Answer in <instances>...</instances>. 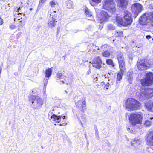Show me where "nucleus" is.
<instances>
[{
	"label": "nucleus",
	"instance_id": "nucleus-47",
	"mask_svg": "<svg viewBox=\"0 0 153 153\" xmlns=\"http://www.w3.org/2000/svg\"><path fill=\"white\" fill-rule=\"evenodd\" d=\"M61 123L60 124V126H65V125H66V124H67V123H65V122L64 123H62V122L61 123Z\"/></svg>",
	"mask_w": 153,
	"mask_h": 153
},
{
	"label": "nucleus",
	"instance_id": "nucleus-2",
	"mask_svg": "<svg viewBox=\"0 0 153 153\" xmlns=\"http://www.w3.org/2000/svg\"><path fill=\"white\" fill-rule=\"evenodd\" d=\"M140 104L139 102L133 98H129L126 102V106L127 108L132 110L138 109L140 107Z\"/></svg>",
	"mask_w": 153,
	"mask_h": 153
},
{
	"label": "nucleus",
	"instance_id": "nucleus-22",
	"mask_svg": "<svg viewBox=\"0 0 153 153\" xmlns=\"http://www.w3.org/2000/svg\"><path fill=\"white\" fill-rule=\"evenodd\" d=\"M52 70L51 68H48L46 70L45 77L48 78L51 76V75Z\"/></svg>",
	"mask_w": 153,
	"mask_h": 153
},
{
	"label": "nucleus",
	"instance_id": "nucleus-39",
	"mask_svg": "<svg viewBox=\"0 0 153 153\" xmlns=\"http://www.w3.org/2000/svg\"><path fill=\"white\" fill-rule=\"evenodd\" d=\"M101 0H92V2L98 3L101 2Z\"/></svg>",
	"mask_w": 153,
	"mask_h": 153
},
{
	"label": "nucleus",
	"instance_id": "nucleus-26",
	"mask_svg": "<svg viewBox=\"0 0 153 153\" xmlns=\"http://www.w3.org/2000/svg\"><path fill=\"white\" fill-rule=\"evenodd\" d=\"M132 75V73H129V74H128V82L130 84H131L132 82L133 79V77Z\"/></svg>",
	"mask_w": 153,
	"mask_h": 153
},
{
	"label": "nucleus",
	"instance_id": "nucleus-15",
	"mask_svg": "<svg viewBox=\"0 0 153 153\" xmlns=\"http://www.w3.org/2000/svg\"><path fill=\"white\" fill-rule=\"evenodd\" d=\"M66 117L65 116H63V115L57 116L53 114L51 116L50 118L53 121H55L56 122L59 123L61 121L60 120L61 118H62L63 119H66Z\"/></svg>",
	"mask_w": 153,
	"mask_h": 153
},
{
	"label": "nucleus",
	"instance_id": "nucleus-53",
	"mask_svg": "<svg viewBox=\"0 0 153 153\" xmlns=\"http://www.w3.org/2000/svg\"><path fill=\"white\" fill-rule=\"evenodd\" d=\"M80 122L81 123V124L82 126V122H81V121L80 120Z\"/></svg>",
	"mask_w": 153,
	"mask_h": 153
},
{
	"label": "nucleus",
	"instance_id": "nucleus-8",
	"mask_svg": "<svg viewBox=\"0 0 153 153\" xmlns=\"http://www.w3.org/2000/svg\"><path fill=\"white\" fill-rule=\"evenodd\" d=\"M113 1V0H104L103 3V8L112 13L115 11V4Z\"/></svg>",
	"mask_w": 153,
	"mask_h": 153
},
{
	"label": "nucleus",
	"instance_id": "nucleus-16",
	"mask_svg": "<svg viewBox=\"0 0 153 153\" xmlns=\"http://www.w3.org/2000/svg\"><path fill=\"white\" fill-rule=\"evenodd\" d=\"M147 141L149 145L153 146V131H151L148 135Z\"/></svg>",
	"mask_w": 153,
	"mask_h": 153
},
{
	"label": "nucleus",
	"instance_id": "nucleus-33",
	"mask_svg": "<svg viewBox=\"0 0 153 153\" xmlns=\"http://www.w3.org/2000/svg\"><path fill=\"white\" fill-rule=\"evenodd\" d=\"M151 122L149 120H146L144 125L147 126H149L151 125Z\"/></svg>",
	"mask_w": 153,
	"mask_h": 153
},
{
	"label": "nucleus",
	"instance_id": "nucleus-7",
	"mask_svg": "<svg viewBox=\"0 0 153 153\" xmlns=\"http://www.w3.org/2000/svg\"><path fill=\"white\" fill-rule=\"evenodd\" d=\"M102 64V62L99 56L94 58L92 61V66L96 68L99 69L101 70H105L106 65L105 64L103 66L101 65Z\"/></svg>",
	"mask_w": 153,
	"mask_h": 153
},
{
	"label": "nucleus",
	"instance_id": "nucleus-31",
	"mask_svg": "<svg viewBox=\"0 0 153 153\" xmlns=\"http://www.w3.org/2000/svg\"><path fill=\"white\" fill-rule=\"evenodd\" d=\"M41 0H40L39 1V4L38 6V7L36 11H39V10L40 9L41 6L44 3V2H42Z\"/></svg>",
	"mask_w": 153,
	"mask_h": 153
},
{
	"label": "nucleus",
	"instance_id": "nucleus-54",
	"mask_svg": "<svg viewBox=\"0 0 153 153\" xmlns=\"http://www.w3.org/2000/svg\"><path fill=\"white\" fill-rule=\"evenodd\" d=\"M20 9V7H19L18 9V11H19V10Z\"/></svg>",
	"mask_w": 153,
	"mask_h": 153
},
{
	"label": "nucleus",
	"instance_id": "nucleus-12",
	"mask_svg": "<svg viewBox=\"0 0 153 153\" xmlns=\"http://www.w3.org/2000/svg\"><path fill=\"white\" fill-rule=\"evenodd\" d=\"M117 59L118 60L120 69H126L125 68L124 59L122 53L120 52L117 55Z\"/></svg>",
	"mask_w": 153,
	"mask_h": 153
},
{
	"label": "nucleus",
	"instance_id": "nucleus-28",
	"mask_svg": "<svg viewBox=\"0 0 153 153\" xmlns=\"http://www.w3.org/2000/svg\"><path fill=\"white\" fill-rule=\"evenodd\" d=\"M107 28L108 30H113L115 29V27L113 25L109 24L107 25Z\"/></svg>",
	"mask_w": 153,
	"mask_h": 153
},
{
	"label": "nucleus",
	"instance_id": "nucleus-27",
	"mask_svg": "<svg viewBox=\"0 0 153 153\" xmlns=\"http://www.w3.org/2000/svg\"><path fill=\"white\" fill-rule=\"evenodd\" d=\"M57 2L55 0H52L49 2V5L51 7H55L56 5Z\"/></svg>",
	"mask_w": 153,
	"mask_h": 153
},
{
	"label": "nucleus",
	"instance_id": "nucleus-41",
	"mask_svg": "<svg viewBox=\"0 0 153 153\" xmlns=\"http://www.w3.org/2000/svg\"><path fill=\"white\" fill-rule=\"evenodd\" d=\"M105 76L106 78H109L110 77V74L109 73L105 75Z\"/></svg>",
	"mask_w": 153,
	"mask_h": 153
},
{
	"label": "nucleus",
	"instance_id": "nucleus-44",
	"mask_svg": "<svg viewBox=\"0 0 153 153\" xmlns=\"http://www.w3.org/2000/svg\"><path fill=\"white\" fill-rule=\"evenodd\" d=\"M3 23V19L0 17V25H2Z\"/></svg>",
	"mask_w": 153,
	"mask_h": 153
},
{
	"label": "nucleus",
	"instance_id": "nucleus-59",
	"mask_svg": "<svg viewBox=\"0 0 153 153\" xmlns=\"http://www.w3.org/2000/svg\"><path fill=\"white\" fill-rule=\"evenodd\" d=\"M54 12L56 13V11H54Z\"/></svg>",
	"mask_w": 153,
	"mask_h": 153
},
{
	"label": "nucleus",
	"instance_id": "nucleus-62",
	"mask_svg": "<svg viewBox=\"0 0 153 153\" xmlns=\"http://www.w3.org/2000/svg\"><path fill=\"white\" fill-rule=\"evenodd\" d=\"M10 5V4H8V5Z\"/></svg>",
	"mask_w": 153,
	"mask_h": 153
},
{
	"label": "nucleus",
	"instance_id": "nucleus-25",
	"mask_svg": "<svg viewBox=\"0 0 153 153\" xmlns=\"http://www.w3.org/2000/svg\"><path fill=\"white\" fill-rule=\"evenodd\" d=\"M106 63L108 65H111V66L113 67L115 66L113 60L111 59H107L106 60Z\"/></svg>",
	"mask_w": 153,
	"mask_h": 153
},
{
	"label": "nucleus",
	"instance_id": "nucleus-1",
	"mask_svg": "<svg viewBox=\"0 0 153 153\" xmlns=\"http://www.w3.org/2000/svg\"><path fill=\"white\" fill-rule=\"evenodd\" d=\"M123 17H121L120 14L117 15L116 17L117 22L123 26L131 25L133 21L131 13L128 11L125 10L123 12Z\"/></svg>",
	"mask_w": 153,
	"mask_h": 153
},
{
	"label": "nucleus",
	"instance_id": "nucleus-29",
	"mask_svg": "<svg viewBox=\"0 0 153 153\" xmlns=\"http://www.w3.org/2000/svg\"><path fill=\"white\" fill-rule=\"evenodd\" d=\"M64 76L62 74V73H58L56 74V77L58 78L62 79L63 78Z\"/></svg>",
	"mask_w": 153,
	"mask_h": 153
},
{
	"label": "nucleus",
	"instance_id": "nucleus-17",
	"mask_svg": "<svg viewBox=\"0 0 153 153\" xmlns=\"http://www.w3.org/2000/svg\"><path fill=\"white\" fill-rule=\"evenodd\" d=\"M127 4V0H118L117 5L122 8H125Z\"/></svg>",
	"mask_w": 153,
	"mask_h": 153
},
{
	"label": "nucleus",
	"instance_id": "nucleus-63",
	"mask_svg": "<svg viewBox=\"0 0 153 153\" xmlns=\"http://www.w3.org/2000/svg\"><path fill=\"white\" fill-rule=\"evenodd\" d=\"M14 19V21H15V18Z\"/></svg>",
	"mask_w": 153,
	"mask_h": 153
},
{
	"label": "nucleus",
	"instance_id": "nucleus-45",
	"mask_svg": "<svg viewBox=\"0 0 153 153\" xmlns=\"http://www.w3.org/2000/svg\"><path fill=\"white\" fill-rule=\"evenodd\" d=\"M110 84L109 83H108L105 86V88L107 89H108V88Z\"/></svg>",
	"mask_w": 153,
	"mask_h": 153
},
{
	"label": "nucleus",
	"instance_id": "nucleus-3",
	"mask_svg": "<svg viewBox=\"0 0 153 153\" xmlns=\"http://www.w3.org/2000/svg\"><path fill=\"white\" fill-rule=\"evenodd\" d=\"M151 21L152 22L153 26V11L144 14L139 19V22L142 25H145Z\"/></svg>",
	"mask_w": 153,
	"mask_h": 153
},
{
	"label": "nucleus",
	"instance_id": "nucleus-6",
	"mask_svg": "<svg viewBox=\"0 0 153 153\" xmlns=\"http://www.w3.org/2000/svg\"><path fill=\"white\" fill-rule=\"evenodd\" d=\"M142 119V116L137 113H132L129 117V120L131 124L133 126H135L137 124H141Z\"/></svg>",
	"mask_w": 153,
	"mask_h": 153
},
{
	"label": "nucleus",
	"instance_id": "nucleus-64",
	"mask_svg": "<svg viewBox=\"0 0 153 153\" xmlns=\"http://www.w3.org/2000/svg\"><path fill=\"white\" fill-rule=\"evenodd\" d=\"M152 150H153V148Z\"/></svg>",
	"mask_w": 153,
	"mask_h": 153
},
{
	"label": "nucleus",
	"instance_id": "nucleus-52",
	"mask_svg": "<svg viewBox=\"0 0 153 153\" xmlns=\"http://www.w3.org/2000/svg\"><path fill=\"white\" fill-rule=\"evenodd\" d=\"M60 82H62V83H65V82H64V81L63 80H62V81L61 80V81H60Z\"/></svg>",
	"mask_w": 153,
	"mask_h": 153
},
{
	"label": "nucleus",
	"instance_id": "nucleus-50",
	"mask_svg": "<svg viewBox=\"0 0 153 153\" xmlns=\"http://www.w3.org/2000/svg\"><path fill=\"white\" fill-rule=\"evenodd\" d=\"M87 147H88V145H89V142L88 141H87Z\"/></svg>",
	"mask_w": 153,
	"mask_h": 153
},
{
	"label": "nucleus",
	"instance_id": "nucleus-49",
	"mask_svg": "<svg viewBox=\"0 0 153 153\" xmlns=\"http://www.w3.org/2000/svg\"><path fill=\"white\" fill-rule=\"evenodd\" d=\"M47 0H41V2H45Z\"/></svg>",
	"mask_w": 153,
	"mask_h": 153
},
{
	"label": "nucleus",
	"instance_id": "nucleus-48",
	"mask_svg": "<svg viewBox=\"0 0 153 153\" xmlns=\"http://www.w3.org/2000/svg\"><path fill=\"white\" fill-rule=\"evenodd\" d=\"M60 27H58L57 28V33H59V30H60Z\"/></svg>",
	"mask_w": 153,
	"mask_h": 153
},
{
	"label": "nucleus",
	"instance_id": "nucleus-32",
	"mask_svg": "<svg viewBox=\"0 0 153 153\" xmlns=\"http://www.w3.org/2000/svg\"><path fill=\"white\" fill-rule=\"evenodd\" d=\"M48 79L49 78H48L45 77V78L44 79V88L46 87L48 82Z\"/></svg>",
	"mask_w": 153,
	"mask_h": 153
},
{
	"label": "nucleus",
	"instance_id": "nucleus-56",
	"mask_svg": "<svg viewBox=\"0 0 153 153\" xmlns=\"http://www.w3.org/2000/svg\"><path fill=\"white\" fill-rule=\"evenodd\" d=\"M90 3L91 4V5H93L92 4V2H90Z\"/></svg>",
	"mask_w": 153,
	"mask_h": 153
},
{
	"label": "nucleus",
	"instance_id": "nucleus-37",
	"mask_svg": "<svg viewBox=\"0 0 153 153\" xmlns=\"http://www.w3.org/2000/svg\"><path fill=\"white\" fill-rule=\"evenodd\" d=\"M93 82H96V81L97 80V77L95 75H93Z\"/></svg>",
	"mask_w": 153,
	"mask_h": 153
},
{
	"label": "nucleus",
	"instance_id": "nucleus-42",
	"mask_svg": "<svg viewBox=\"0 0 153 153\" xmlns=\"http://www.w3.org/2000/svg\"><path fill=\"white\" fill-rule=\"evenodd\" d=\"M107 45H104L101 46V48L102 49H107Z\"/></svg>",
	"mask_w": 153,
	"mask_h": 153
},
{
	"label": "nucleus",
	"instance_id": "nucleus-14",
	"mask_svg": "<svg viewBox=\"0 0 153 153\" xmlns=\"http://www.w3.org/2000/svg\"><path fill=\"white\" fill-rule=\"evenodd\" d=\"M50 13L49 12L48 13V18L49 17L50 18L49 19L48 21V26L49 27L53 28L55 27L56 25V23L57 22V21H56V19L55 18L57 16H56L55 15H54V16L53 14L51 15V14H50Z\"/></svg>",
	"mask_w": 153,
	"mask_h": 153
},
{
	"label": "nucleus",
	"instance_id": "nucleus-30",
	"mask_svg": "<svg viewBox=\"0 0 153 153\" xmlns=\"http://www.w3.org/2000/svg\"><path fill=\"white\" fill-rule=\"evenodd\" d=\"M25 23L23 22L22 24H19L18 26V28L17 29V31H20L22 28H24V26L25 25Z\"/></svg>",
	"mask_w": 153,
	"mask_h": 153
},
{
	"label": "nucleus",
	"instance_id": "nucleus-40",
	"mask_svg": "<svg viewBox=\"0 0 153 153\" xmlns=\"http://www.w3.org/2000/svg\"><path fill=\"white\" fill-rule=\"evenodd\" d=\"M95 135L96 137H99V135L98 134V131L97 129L96 128L95 129Z\"/></svg>",
	"mask_w": 153,
	"mask_h": 153
},
{
	"label": "nucleus",
	"instance_id": "nucleus-60",
	"mask_svg": "<svg viewBox=\"0 0 153 153\" xmlns=\"http://www.w3.org/2000/svg\"><path fill=\"white\" fill-rule=\"evenodd\" d=\"M77 107H78V108H79V106H78V105H77Z\"/></svg>",
	"mask_w": 153,
	"mask_h": 153
},
{
	"label": "nucleus",
	"instance_id": "nucleus-61",
	"mask_svg": "<svg viewBox=\"0 0 153 153\" xmlns=\"http://www.w3.org/2000/svg\"><path fill=\"white\" fill-rule=\"evenodd\" d=\"M19 22H22V21H20Z\"/></svg>",
	"mask_w": 153,
	"mask_h": 153
},
{
	"label": "nucleus",
	"instance_id": "nucleus-13",
	"mask_svg": "<svg viewBox=\"0 0 153 153\" xmlns=\"http://www.w3.org/2000/svg\"><path fill=\"white\" fill-rule=\"evenodd\" d=\"M97 15L101 23L107 21L110 17L107 13L104 11H100L99 14Z\"/></svg>",
	"mask_w": 153,
	"mask_h": 153
},
{
	"label": "nucleus",
	"instance_id": "nucleus-43",
	"mask_svg": "<svg viewBox=\"0 0 153 153\" xmlns=\"http://www.w3.org/2000/svg\"><path fill=\"white\" fill-rule=\"evenodd\" d=\"M91 72V69L89 68L86 74L87 75L90 74Z\"/></svg>",
	"mask_w": 153,
	"mask_h": 153
},
{
	"label": "nucleus",
	"instance_id": "nucleus-58",
	"mask_svg": "<svg viewBox=\"0 0 153 153\" xmlns=\"http://www.w3.org/2000/svg\"><path fill=\"white\" fill-rule=\"evenodd\" d=\"M65 92H66V93L67 94V92L66 91V90L65 91Z\"/></svg>",
	"mask_w": 153,
	"mask_h": 153
},
{
	"label": "nucleus",
	"instance_id": "nucleus-5",
	"mask_svg": "<svg viewBox=\"0 0 153 153\" xmlns=\"http://www.w3.org/2000/svg\"><path fill=\"white\" fill-rule=\"evenodd\" d=\"M32 103L33 108L38 109L41 108L43 104V101L42 99L38 96H32L30 100Z\"/></svg>",
	"mask_w": 153,
	"mask_h": 153
},
{
	"label": "nucleus",
	"instance_id": "nucleus-36",
	"mask_svg": "<svg viewBox=\"0 0 153 153\" xmlns=\"http://www.w3.org/2000/svg\"><path fill=\"white\" fill-rule=\"evenodd\" d=\"M81 118L82 120V121L84 122H85L86 121V116L85 115H83L81 116Z\"/></svg>",
	"mask_w": 153,
	"mask_h": 153
},
{
	"label": "nucleus",
	"instance_id": "nucleus-9",
	"mask_svg": "<svg viewBox=\"0 0 153 153\" xmlns=\"http://www.w3.org/2000/svg\"><path fill=\"white\" fill-rule=\"evenodd\" d=\"M141 84L143 86H149L153 84V74L152 72L148 73L146 77L140 81Z\"/></svg>",
	"mask_w": 153,
	"mask_h": 153
},
{
	"label": "nucleus",
	"instance_id": "nucleus-35",
	"mask_svg": "<svg viewBox=\"0 0 153 153\" xmlns=\"http://www.w3.org/2000/svg\"><path fill=\"white\" fill-rule=\"evenodd\" d=\"M16 27L15 26V25H13V24L9 26V28L11 30L14 29Z\"/></svg>",
	"mask_w": 153,
	"mask_h": 153
},
{
	"label": "nucleus",
	"instance_id": "nucleus-51",
	"mask_svg": "<svg viewBox=\"0 0 153 153\" xmlns=\"http://www.w3.org/2000/svg\"><path fill=\"white\" fill-rule=\"evenodd\" d=\"M2 69L1 67H0V73H1Z\"/></svg>",
	"mask_w": 153,
	"mask_h": 153
},
{
	"label": "nucleus",
	"instance_id": "nucleus-55",
	"mask_svg": "<svg viewBox=\"0 0 153 153\" xmlns=\"http://www.w3.org/2000/svg\"><path fill=\"white\" fill-rule=\"evenodd\" d=\"M152 119H153V117H151L150 118V120H152Z\"/></svg>",
	"mask_w": 153,
	"mask_h": 153
},
{
	"label": "nucleus",
	"instance_id": "nucleus-20",
	"mask_svg": "<svg viewBox=\"0 0 153 153\" xmlns=\"http://www.w3.org/2000/svg\"><path fill=\"white\" fill-rule=\"evenodd\" d=\"M145 105L148 110L150 111L153 107V102L152 100H149L146 103Z\"/></svg>",
	"mask_w": 153,
	"mask_h": 153
},
{
	"label": "nucleus",
	"instance_id": "nucleus-24",
	"mask_svg": "<svg viewBox=\"0 0 153 153\" xmlns=\"http://www.w3.org/2000/svg\"><path fill=\"white\" fill-rule=\"evenodd\" d=\"M102 55L103 57L108 58L110 55V52L108 51H105L102 53Z\"/></svg>",
	"mask_w": 153,
	"mask_h": 153
},
{
	"label": "nucleus",
	"instance_id": "nucleus-18",
	"mask_svg": "<svg viewBox=\"0 0 153 153\" xmlns=\"http://www.w3.org/2000/svg\"><path fill=\"white\" fill-rule=\"evenodd\" d=\"M85 12L88 19L89 20H92L93 16L92 13L86 7H85Z\"/></svg>",
	"mask_w": 153,
	"mask_h": 153
},
{
	"label": "nucleus",
	"instance_id": "nucleus-11",
	"mask_svg": "<svg viewBox=\"0 0 153 153\" xmlns=\"http://www.w3.org/2000/svg\"><path fill=\"white\" fill-rule=\"evenodd\" d=\"M143 8V6L139 3H135L132 5L131 8L132 12L134 14L135 18L141 12Z\"/></svg>",
	"mask_w": 153,
	"mask_h": 153
},
{
	"label": "nucleus",
	"instance_id": "nucleus-38",
	"mask_svg": "<svg viewBox=\"0 0 153 153\" xmlns=\"http://www.w3.org/2000/svg\"><path fill=\"white\" fill-rule=\"evenodd\" d=\"M139 140H138V139L135 140L133 141V143H132V142L131 143V145H132L133 144L135 143H137V144H140V143H139Z\"/></svg>",
	"mask_w": 153,
	"mask_h": 153
},
{
	"label": "nucleus",
	"instance_id": "nucleus-21",
	"mask_svg": "<svg viewBox=\"0 0 153 153\" xmlns=\"http://www.w3.org/2000/svg\"><path fill=\"white\" fill-rule=\"evenodd\" d=\"M66 6L69 9L73 8L74 7L73 2L70 0L67 1L66 2Z\"/></svg>",
	"mask_w": 153,
	"mask_h": 153
},
{
	"label": "nucleus",
	"instance_id": "nucleus-19",
	"mask_svg": "<svg viewBox=\"0 0 153 153\" xmlns=\"http://www.w3.org/2000/svg\"><path fill=\"white\" fill-rule=\"evenodd\" d=\"M123 70H121V69H120V71L117 74V81H120L122 79V76L124 72L126 71V69H123Z\"/></svg>",
	"mask_w": 153,
	"mask_h": 153
},
{
	"label": "nucleus",
	"instance_id": "nucleus-46",
	"mask_svg": "<svg viewBox=\"0 0 153 153\" xmlns=\"http://www.w3.org/2000/svg\"><path fill=\"white\" fill-rule=\"evenodd\" d=\"M146 38L147 39H149L151 38V36L150 35H148L146 36Z\"/></svg>",
	"mask_w": 153,
	"mask_h": 153
},
{
	"label": "nucleus",
	"instance_id": "nucleus-57",
	"mask_svg": "<svg viewBox=\"0 0 153 153\" xmlns=\"http://www.w3.org/2000/svg\"><path fill=\"white\" fill-rule=\"evenodd\" d=\"M63 57L64 58V59L65 60V57L64 56H63Z\"/></svg>",
	"mask_w": 153,
	"mask_h": 153
},
{
	"label": "nucleus",
	"instance_id": "nucleus-4",
	"mask_svg": "<svg viewBox=\"0 0 153 153\" xmlns=\"http://www.w3.org/2000/svg\"><path fill=\"white\" fill-rule=\"evenodd\" d=\"M153 96V89L147 88L143 91H141L139 93L138 97L141 100H147Z\"/></svg>",
	"mask_w": 153,
	"mask_h": 153
},
{
	"label": "nucleus",
	"instance_id": "nucleus-34",
	"mask_svg": "<svg viewBox=\"0 0 153 153\" xmlns=\"http://www.w3.org/2000/svg\"><path fill=\"white\" fill-rule=\"evenodd\" d=\"M117 34L116 35L117 36H122L123 35L122 32H117Z\"/></svg>",
	"mask_w": 153,
	"mask_h": 153
},
{
	"label": "nucleus",
	"instance_id": "nucleus-10",
	"mask_svg": "<svg viewBox=\"0 0 153 153\" xmlns=\"http://www.w3.org/2000/svg\"><path fill=\"white\" fill-rule=\"evenodd\" d=\"M136 66L139 70H143L144 69H147L151 66L147 62V59L138 60Z\"/></svg>",
	"mask_w": 153,
	"mask_h": 153
},
{
	"label": "nucleus",
	"instance_id": "nucleus-23",
	"mask_svg": "<svg viewBox=\"0 0 153 153\" xmlns=\"http://www.w3.org/2000/svg\"><path fill=\"white\" fill-rule=\"evenodd\" d=\"M79 104H80L82 103V105L81 106L82 107V109H81V111L82 112H84V109H85V106H86V102L85 101H83L82 102H81V101H78V102Z\"/></svg>",
	"mask_w": 153,
	"mask_h": 153
}]
</instances>
